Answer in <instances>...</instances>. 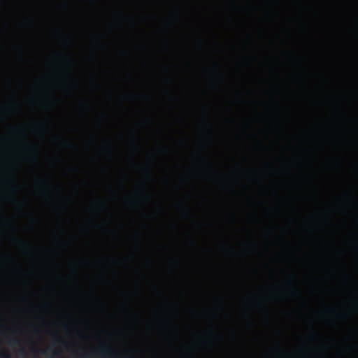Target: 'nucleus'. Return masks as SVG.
Segmentation results:
<instances>
[{
	"instance_id": "nucleus-6",
	"label": "nucleus",
	"mask_w": 358,
	"mask_h": 358,
	"mask_svg": "<svg viewBox=\"0 0 358 358\" xmlns=\"http://www.w3.org/2000/svg\"><path fill=\"white\" fill-rule=\"evenodd\" d=\"M19 353H20V355L22 357V358H27V355H26V352L24 351V350L23 348H21L20 350H19Z\"/></svg>"
},
{
	"instance_id": "nucleus-10",
	"label": "nucleus",
	"mask_w": 358,
	"mask_h": 358,
	"mask_svg": "<svg viewBox=\"0 0 358 358\" xmlns=\"http://www.w3.org/2000/svg\"><path fill=\"white\" fill-rule=\"evenodd\" d=\"M81 358H83V357H81Z\"/></svg>"
},
{
	"instance_id": "nucleus-9",
	"label": "nucleus",
	"mask_w": 358,
	"mask_h": 358,
	"mask_svg": "<svg viewBox=\"0 0 358 358\" xmlns=\"http://www.w3.org/2000/svg\"><path fill=\"white\" fill-rule=\"evenodd\" d=\"M57 342H62L64 344H66L63 341H62L61 339H57Z\"/></svg>"
},
{
	"instance_id": "nucleus-1",
	"label": "nucleus",
	"mask_w": 358,
	"mask_h": 358,
	"mask_svg": "<svg viewBox=\"0 0 358 358\" xmlns=\"http://www.w3.org/2000/svg\"><path fill=\"white\" fill-rule=\"evenodd\" d=\"M31 350L35 354L40 352L46 357H52V358L57 357L61 355L60 350H55L52 347H49L45 350H38L36 348H32Z\"/></svg>"
},
{
	"instance_id": "nucleus-4",
	"label": "nucleus",
	"mask_w": 358,
	"mask_h": 358,
	"mask_svg": "<svg viewBox=\"0 0 358 358\" xmlns=\"http://www.w3.org/2000/svg\"><path fill=\"white\" fill-rule=\"evenodd\" d=\"M9 344L10 345H19L20 344V343L17 338H14L9 340Z\"/></svg>"
},
{
	"instance_id": "nucleus-2",
	"label": "nucleus",
	"mask_w": 358,
	"mask_h": 358,
	"mask_svg": "<svg viewBox=\"0 0 358 358\" xmlns=\"http://www.w3.org/2000/svg\"><path fill=\"white\" fill-rule=\"evenodd\" d=\"M100 351L101 352V354L103 355V356H106V355H110L111 357H109V358H115L114 357L115 355V352L113 350H112L107 345H103L100 348Z\"/></svg>"
},
{
	"instance_id": "nucleus-5",
	"label": "nucleus",
	"mask_w": 358,
	"mask_h": 358,
	"mask_svg": "<svg viewBox=\"0 0 358 358\" xmlns=\"http://www.w3.org/2000/svg\"><path fill=\"white\" fill-rule=\"evenodd\" d=\"M0 358H11V356L8 352H3L0 354Z\"/></svg>"
},
{
	"instance_id": "nucleus-3",
	"label": "nucleus",
	"mask_w": 358,
	"mask_h": 358,
	"mask_svg": "<svg viewBox=\"0 0 358 358\" xmlns=\"http://www.w3.org/2000/svg\"><path fill=\"white\" fill-rule=\"evenodd\" d=\"M15 241H16V243H17V245H19V247L21 249H22L24 250H26V251L30 250L29 246L26 243H24V241H22L18 240V239H15Z\"/></svg>"
},
{
	"instance_id": "nucleus-8",
	"label": "nucleus",
	"mask_w": 358,
	"mask_h": 358,
	"mask_svg": "<svg viewBox=\"0 0 358 358\" xmlns=\"http://www.w3.org/2000/svg\"><path fill=\"white\" fill-rule=\"evenodd\" d=\"M64 145H66V146H68V147H71V146H72V144H71V143H69V142H66V143H64Z\"/></svg>"
},
{
	"instance_id": "nucleus-7",
	"label": "nucleus",
	"mask_w": 358,
	"mask_h": 358,
	"mask_svg": "<svg viewBox=\"0 0 358 358\" xmlns=\"http://www.w3.org/2000/svg\"><path fill=\"white\" fill-rule=\"evenodd\" d=\"M292 294L294 295V296H297L299 295V292L296 290V289H292Z\"/></svg>"
}]
</instances>
